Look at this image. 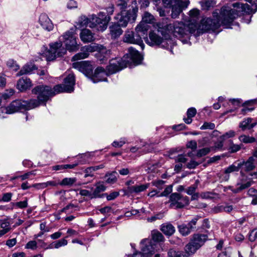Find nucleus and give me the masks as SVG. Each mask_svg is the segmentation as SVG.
Masks as SVG:
<instances>
[{"label": "nucleus", "mask_w": 257, "mask_h": 257, "mask_svg": "<svg viewBox=\"0 0 257 257\" xmlns=\"http://www.w3.org/2000/svg\"><path fill=\"white\" fill-rule=\"evenodd\" d=\"M246 6L240 3H235L230 5L222 7L220 10H215L212 13V17L203 18L199 28L204 31H214L221 25L228 26L241 14Z\"/></svg>", "instance_id": "nucleus-1"}, {"label": "nucleus", "mask_w": 257, "mask_h": 257, "mask_svg": "<svg viewBox=\"0 0 257 257\" xmlns=\"http://www.w3.org/2000/svg\"><path fill=\"white\" fill-rule=\"evenodd\" d=\"M75 76L73 74H69L64 80L63 84L56 85L52 89L51 87L40 85L35 87L32 92L37 96V98L46 105L50 97L60 92L71 93L74 90Z\"/></svg>", "instance_id": "nucleus-2"}, {"label": "nucleus", "mask_w": 257, "mask_h": 257, "mask_svg": "<svg viewBox=\"0 0 257 257\" xmlns=\"http://www.w3.org/2000/svg\"><path fill=\"white\" fill-rule=\"evenodd\" d=\"M82 21L80 22L82 26H87L90 28H96L98 31H103L106 28L110 21L109 16H106L104 12H100L98 16L92 15L91 20L85 16L81 17Z\"/></svg>", "instance_id": "nucleus-3"}, {"label": "nucleus", "mask_w": 257, "mask_h": 257, "mask_svg": "<svg viewBox=\"0 0 257 257\" xmlns=\"http://www.w3.org/2000/svg\"><path fill=\"white\" fill-rule=\"evenodd\" d=\"M208 231H205L204 233H194L185 247L186 252L189 255L195 253L208 239Z\"/></svg>", "instance_id": "nucleus-4"}, {"label": "nucleus", "mask_w": 257, "mask_h": 257, "mask_svg": "<svg viewBox=\"0 0 257 257\" xmlns=\"http://www.w3.org/2000/svg\"><path fill=\"white\" fill-rule=\"evenodd\" d=\"M49 46V50L45 53L47 61L54 60L57 57L63 56L66 53V49L63 46L61 40L50 44Z\"/></svg>", "instance_id": "nucleus-5"}, {"label": "nucleus", "mask_w": 257, "mask_h": 257, "mask_svg": "<svg viewBox=\"0 0 257 257\" xmlns=\"http://www.w3.org/2000/svg\"><path fill=\"white\" fill-rule=\"evenodd\" d=\"M140 31H137V27L135 29V32L127 31L124 36V42L131 44H135L140 45L142 49L144 47V44L142 39H145L147 34L142 30Z\"/></svg>", "instance_id": "nucleus-6"}, {"label": "nucleus", "mask_w": 257, "mask_h": 257, "mask_svg": "<svg viewBox=\"0 0 257 257\" xmlns=\"http://www.w3.org/2000/svg\"><path fill=\"white\" fill-rule=\"evenodd\" d=\"M149 37V38H147L146 42L150 46H159L165 49H170V51L172 53V43L171 40H164L154 32H150Z\"/></svg>", "instance_id": "nucleus-7"}, {"label": "nucleus", "mask_w": 257, "mask_h": 257, "mask_svg": "<svg viewBox=\"0 0 257 257\" xmlns=\"http://www.w3.org/2000/svg\"><path fill=\"white\" fill-rule=\"evenodd\" d=\"M137 16V13L132 12L131 9L127 11H121L115 17V23L122 27H125L128 22H134Z\"/></svg>", "instance_id": "nucleus-8"}, {"label": "nucleus", "mask_w": 257, "mask_h": 257, "mask_svg": "<svg viewBox=\"0 0 257 257\" xmlns=\"http://www.w3.org/2000/svg\"><path fill=\"white\" fill-rule=\"evenodd\" d=\"M62 39L65 44L67 50L69 51H76L79 49V44L76 41V37L75 36L74 31L71 29L66 32L62 36Z\"/></svg>", "instance_id": "nucleus-9"}, {"label": "nucleus", "mask_w": 257, "mask_h": 257, "mask_svg": "<svg viewBox=\"0 0 257 257\" xmlns=\"http://www.w3.org/2000/svg\"><path fill=\"white\" fill-rule=\"evenodd\" d=\"M171 26V33L179 38H182L184 35L192 33L190 32L191 27L189 25L188 26L185 25L182 22L175 21L172 24Z\"/></svg>", "instance_id": "nucleus-10"}, {"label": "nucleus", "mask_w": 257, "mask_h": 257, "mask_svg": "<svg viewBox=\"0 0 257 257\" xmlns=\"http://www.w3.org/2000/svg\"><path fill=\"white\" fill-rule=\"evenodd\" d=\"M127 64L128 61H126L125 57L112 59L109 61V65L107 66V72L108 74L115 73L127 67Z\"/></svg>", "instance_id": "nucleus-11"}, {"label": "nucleus", "mask_w": 257, "mask_h": 257, "mask_svg": "<svg viewBox=\"0 0 257 257\" xmlns=\"http://www.w3.org/2000/svg\"><path fill=\"white\" fill-rule=\"evenodd\" d=\"M141 247L142 252L135 253L132 257H147L154 253L155 247L149 239H143L141 242Z\"/></svg>", "instance_id": "nucleus-12"}, {"label": "nucleus", "mask_w": 257, "mask_h": 257, "mask_svg": "<svg viewBox=\"0 0 257 257\" xmlns=\"http://www.w3.org/2000/svg\"><path fill=\"white\" fill-rule=\"evenodd\" d=\"M170 206L176 208H182L189 204V199L187 196H182L178 193H172L170 196Z\"/></svg>", "instance_id": "nucleus-13"}, {"label": "nucleus", "mask_w": 257, "mask_h": 257, "mask_svg": "<svg viewBox=\"0 0 257 257\" xmlns=\"http://www.w3.org/2000/svg\"><path fill=\"white\" fill-rule=\"evenodd\" d=\"M100 46L92 44L82 47L81 49V52L75 54L72 58V61H74L80 59H83L88 57L89 53L93 52L99 50Z\"/></svg>", "instance_id": "nucleus-14"}, {"label": "nucleus", "mask_w": 257, "mask_h": 257, "mask_svg": "<svg viewBox=\"0 0 257 257\" xmlns=\"http://www.w3.org/2000/svg\"><path fill=\"white\" fill-rule=\"evenodd\" d=\"M123 57H125L126 61H128L127 66L132 63L138 65L141 63L142 60V56L139 51L133 47H130L128 49V53Z\"/></svg>", "instance_id": "nucleus-15"}, {"label": "nucleus", "mask_w": 257, "mask_h": 257, "mask_svg": "<svg viewBox=\"0 0 257 257\" xmlns=\"http://www.w3.org/2000/svg\"><path fill=\"white\" fill-rule=\"evenodd\" d=\"M73 67L83 73L88 77L92 74L93 67L88 61H82L74 62L72 64Z\"/></svg>", "instance_id": "nucleus-16"}, {"label": "nucleus", "mask_w": 257, "mask_h": 257, "mask_svg": "<svg viewBox=\"0 0 257 257\" xmlns=\"http://www.w3.org/2000/svg\"><path fill=\"white\" fill-rule=\"evenodd\" d=\"M198 219L197 217H195L187 224H182L178 225V228L180 234L184 236L189 235L196 229Z\"/></svg>", "instance_id": "nucleus-17"}, {"label": "nucleus", "mask_w": 257, "mask_h": 257, "mask_svg": "<svg viewBox=\"0 0 257 257\" xmlns=\"http://www.w3.org/2000/svg\"><path fill=\"white\" fill-rule=\"evenodd\" d=\"M154 20V16L148 12H145L143 16L142 20L140 23L137 26V30L140 31L142 30L146 34L149 29V24H151Z\"/></svg>", "instance_id": "nucleus-18"}, {"label": "nucleus", "mask_w": 257, "mask_h": 257, "mask_svg": "<svg viewBox=\"0 0 257 257\" xmlns=\"http://www.w3.org/2000/svg\"><path fill=\"white\" fill-rule=\"evenodd\" d=\"M189 25L191 27L190 31L194 33L198 28V21L199 18L200 11L197 9H193L189 12Z\"/></svg>", "instance_id": "nucleus-19"}, {"label": "nucleus", "mask_w": 257, "mask_h": 257, "mask_svg": "<svg viewBox=\"0 0 257 257\" xmlns=\"http://www.w3.org/2000/svg\"><path fill=\"white\" fill-rule=\"evenodd\" d=\"M108 74L104 69L102 67H97L94 73L89 76V78L92 81L93 83H97L99 81H107L106 76Z\"/></svg>", "instance_id": "nucleus-20"}, {"label": "nucleus", "mask_w": 257, "mask_h": 257, "mask_svg": "<svg viewBox=\"0 0 257 257\" xmlns=\"http://www.w3.org/2000/svg\"><path fill=\"white\" fill-rule=\"evenodd\" d=\"M117 5L122 10L131 9L132 12L138 13V7L136 0H119Z\"/></svg>", "instance_id": "nucleus-21"}, {"label": "nucleus", "mask_w": 257, "mask_h": 257, "mask_svg": "<svg viewBox=\"0 0 257 257\" xmlns=\"http://www.w3.org/2000/svg\"><path fill=\"white\" fill-rule=\"evenodd\" d=\"M23 100H16L13 101L6 108L7 113L12 114L22 109H24Z\"/></svg>", "instance_id": "nucleus-22"}, {"label": "nucleus", "mask_w": 257, "mask_h": 257, "mask_svg": "<svg viewBox=\"0 0 257 257\" xmlns=\"http://www.w3.org/2000/svg\"><path fill=\"white\" fill-rule=\"evenodd\" d=\"M169 21L168 18H163L161 22L157 24L158 31L162 35L171 33L172 24H169Z\"/></svg>", "instance_id": "nucleus-23"}, {"label": "nucleus", "mask_w": 257, "mask_h": 257, "mask_svg": "<svg viewBox=\"0 0 257 257\" xmlns=\"http://www.w3.org/2000/svg\"><path fill=\"white\" fill-rule=\"evenodd\" d=\"M39 23L44 29L48 31H51L53 29L54 26L52 21L45 14H42L40 15Z\"/></svg>", "instance_id": "nucleus-24"}, {"label": "nucleus", "mask_w": 257, "mask_h": 257, "mask_svg": "<svg viewBox=\"0 0 257 257\" xmlns=\"http://www.w3.org/2000/svg\"><path fill=\"white\" fill-rule=\"evenodd\" d=\"M150 186L149 183L128 186L126 190V194L139 193L147 189Z\"/></svg>", "instance_id": "nucleus-25"}, {"label": "nucleus", "mask_w": 257, "mask_h": 257, "mask_svg": "<svg viewBox=\"0 0 257 257\" xmlns=\"http://www.w3.org/2000/svg\"><path fill=\"white\" fill-rule=\"evenodd\" d=\"M32 82L29 78L22 77L17 83V88L21 91H25L32 86Z\"/></svg>", "instance_id": "nucleus-26"}, {"label": "nucleus", "mask_w": 257, "mask_h": 257, "mask_svg": "<svg viewBox=\"0 0 257 257\" xmlns=\"http://www.w3.org/2000/svg\"><path fill=\"white\" fill-rule=\"evenodd\" d=\"M80 38L84 43L91 42L94 40V34L88 29H83L80 34Z\"/></svg>", "instance_id": "nucleus-27"}, {"label": "nucleus", "mask_w": 257, "mask_h": 257, "mask_svg": "<svg viewBox=\"0 0 257 257\" xmlns=\"http://www.w3.org/2000/svg\"><path fill=\"white\" fill-rule=\"evenodd\" d=\"M99 52L97 54L98 60L101 63H104L110 57V51L100 46Z\"/></svg>", "instance_id": "nucleus-28"}, {"label": "nucleus", "mask_w": 257, "mask_h": 257, "mask_svg": "<svg viewBox=\"0 0 257 257\" xmlns=\"http://www.w3.org/2000/svg\"><path fill=\"white\" fill-rule=\"evenodd\" d=\"M121 27L115 23L109 27L110 35L112 39H116L122 34L123 31Z\"/></svg>", "instance_id": "nucleus-29"}, {"label": "nucleus", "mask_w": 257, "mask_h": 257, "mask_svg": "<svg viewBox=\"0 0 257 257\" xmlns=\"http://www.w3.org/2000/svg\"><path fill=\"white\" fill-rule=\"evenodd\" d=\"M170 4L172 7L171 18L174 19L178 18L179 16L182 12L183 10L186 8H184V6L182 5L176 4Z\"/></svg>", "instance_id": "nucleus-30"}, {"label": "nucleus", "mask_w": 257, "mask_h": 257, "mask_svg": "<svg viewBox=\"0 0 257 257\" xmlns=\"http://www.w3.org/2000/svg\"><path fill=\"white\" fill-rule=\"evenodd\" d=\"M43 103L40 101L38 98L37 99H33L30 101L23 100V104L24 109H31L39 106L40 104Z\"/></svg>", "instance_id": "nucleus-31"}, {"label": "nucleus", "mask_w": 257, "mask_h": 257, "mask_svg": "<svg viewBox=\"0 0 257 257\" xmlns=\"http://www.w3.org/2000/svg\"><path fill=\"white\" fill-rule=\"evenodd\" d=\"M161 230L166 235L171 236L175 232V228L172 224L167 222L162 224Z\"/></svg>", "instance_id": "nucleus-32"}, {"label": "nucleus", "mask_w": 257, "mask_h": 257, "mask_svg": "<svg viewBox=\"0 0 257 257\" xmlns=\"http://www.w3.org/2000/svg\"><path fill=\"white\" fill-rule=\"evenodd\" d=\"M252 119L248 117L245 118L243 121L240 122L239 127L242 130L244 131L246 128L250 130L255 126L256 123H251Z\"/></svg>", "instance_id": "nucleus-33"}, {"label": "nucleus", "mask_w": 257, "mask_h": 257, "mask_svg": "<svg viewBox=\"0 0 257 257\" xmlns=\"http://www.w3.org/2000/svg\"><path fill=\"white\" fill-rule=\"evenodd\" d=\"M35 66L34 64H27L24 65L21 70L17 73V76L25 75L31 73L33 70L35 69Z\"/></svg>", "instance_id": "nucleus-34"}, {"label": "nucleus", "mask_w": 257, "mask_h": 257, "mask_svg": "<svg viewBox=\"0 0 257 257\" xmlns=\"http://www.w3.org/2000/svg\"><path fill=\"white\" fill-rule=\"evenodd\" d=\"M254 159L253 157H250L246 162H243L242 166L244 165V170L245 171H250L252 170L255 168Z\"/></svg>", "instance_id": "nucleus-35"}, {"label": "nucleus", "mask_w": 257, "mask_h": 257, "mask_svg": "<svg viewBox=\"0 0 257 257\" xmlns=\"http://www.w3.org/2000/svg\"><path fill=\"white\" fill-rule=\"evenodd\" d=\"M95 189H94L93 194L94 198L100 197V193L103 192L105 190L106 187L102 182H98L95 185Z\"/></svg>", "instance_id": "nucleus-36"}, {"label": "nucleus", "mask_w": 257, "mask_h": 257, "mask_svg": "<svg viewBox=\"0 0 257 257\" xmlns=\"http://www.w3.org/2000/svg\"><path fill=\"white\" fill-rule=\"evenodd\" d=\"M199 3L203 10H208L215 5V2L213 0H202Z\"/></svg>", "instance_id": "nucleus-37"}, {"label": "nucleus", "mask_w": 257, "mask_h": 257, "mask_svg": "<svg viewBox=\"0 0 257 257\" xmlns=\"http://www.w3.org/2000/svg\"><path fill=\"white\" fill-rule=\"evenodd\" d=\"M67 243V240L65 238H63L58 241L53 242L47 248H59L61 246L66 245Z\"/></svg>", "instance_id": "nucleus-38"}, {"label": "nucleus", "mask_w": 257, "mask_h": 257, "mask_svg": "<svg viewBox=\"0 0 257 257\" xmlns=\"http://www.w3.org/2000/svg\"><path fill=\"white\" fill-rule=\"evenodd\" d=\"M116 174L117 172L116 171L106 173L105 176L106 182L109 184H113L115 183L117 180V178L115 176V174Z\"/></svg>", "instance_id": "nucleus-39"}, {"label": "nucleus", "mask_w": 257, "mask_h": 257, "mask_svg": "<svg viewBox=\"0 0 257 257\" xmlns=\"http://www.w3.org/2000/svg\"><path fill=\"white\" fill-rule=\"evenodd\" d=\"M249 2L251 4L250 6L248 4H243L240 3L242 5L246 6V7H245V10L241 11V13L242 12H245V13H254L256 12V11H257V0H256V2L254 3L253 4H252L251 3V2Z\"/></svg>", "instance_id": "nucleus-40"}, {"label": "nucleus", "mask_w": 257, "mask_h": 257, "mask_svg": "<svg viewBox=\"0 0 257 257\" xmlns=\"http://www.w3.org/2000/svg\"><path fill=\"white\" fill-rule=\"evenodd\" d=\"M253 183H254V182L253 181L250 180V181H247L246 183H245L244 184H240L239 183H237V186L239 185V187L236 189H235V190H232V192L234 193H237L239 192L240 191H241L242 190L246 189L247 188H248Z\"/></svg>", "instance_id": "nucleus-41"}, {"label": "nucleus", "mask_w": 257, "mask_h": 257, "mask_svg": "<svg viewBox=\"0 0 257 257\" xmlns=\"http://www.w3.org/2000/svg\"><path fill=\"white\" fill-rule=\"evenodd\" d=\"M0 226L2 229L9 232L12 229L11 224L8 219L0 220Z\"/></svg>", "instance_id": "nucleus-42"}, {"label": "nucleus", "mask_w": 257, "mask_h": 257, "mask_svg": "<svg viewBox=\"0 0 257 257\" xmlns=\"http://www.w3.org/2000/svg\"><path fill=\"white\" fill-rule=\"evenodd\" d=\"M76 182V179L75 178H65L60 182V185L71 186Z\"/></svg>", "instance_id": "nucleus-43"}, {"label": "nucleus", "mask_w": 257, "mask_h": 257, "mask_svg": "<svg viewBox=\"0 0 257 257\" xmlns=\"http://www.w3.org/2000/svg\"><path fill=\"white\" fill-rule=\"evenodd\" d=\"M241 166V163H239L237 166L234 165H231L225 170L224 173L226 174H228L233 172H237L239 171Z\"/></svg>", "instance_id": "nucleus-44"}, {"label": "nucleus", "mask_w": 257, "mask_h": 257, "mask_svg": "<svg viewBox=\"0 0 257 257\" xmlns=\"http://www.w3.org/2000/svg\"><path fill=\"white\" fill-rule=\"evenodd\" d=\"M239 140L240 142L244 143H251L254 142L255 139L253 137H249L246 135H241L239 137Z\"/></svg>", "instance_id": "nucleus-45"}, {"label": "nucleus", "mask_w": 257, "mask_h": 257, "mask_svg": "<svg viewBox=\"0 0 257 257\" xmlns=\"http://www.w3.org/2000/svg\"><path fill=\"white\" fill-rule=\"evenodd\" d=\"M233 209L232 205H227L225 206H220L214 208V211L216 213H218L221 211H225L226 212H230Z\"/></svg>", "instance_id": "nucleus-46"}, {"label": "nucleus", "mask_w": 257, "mask_h": 257, "mask_svg": "<svg viewBox=\"0 0 257 257\" xmlns=\"http://www.w3.org/2000/svg\"><path fill=\"white\" fill-rule=\"evenodd\" d=\"M7 65L9 68L14 71H17L20 68L16 61L13 59H9L7 62Z\"/></svg>", "instance_id": "nucleus-47"}, {"label": "nucleus", "mask_w": 257, "mask_h": 257, "mask_svg": "<svg viewBox=\"0 0 257 257\" xmlns=\"http://www.w3.org/2000/svg\"><path fill=\"white\" fill-rule=\"evenodd\" d=\"M152 238L155 241L163 242L164 240V237L160 232H154L152 234Z\"/></svg>", "instance_id": "nucleus-48"}, {"label": "nucleus", "mask_w": 257, "mask_h": 257, "mask_svg": "<svg viewBox=\"0 0 257 257\" xmlns=\"http://www.w3.org/2000/svg\"><path fill=\"white\" fill-rule=\"evenodd\" d=\"M158 167V164H148L146 167V171L148 173L155 172Z\"/></svg>", "instance_id": "nucleus-49"}, {"label": "nucleus", "mask_w": 257, "mask_h": 257, "mask_svg": "<svg viewBox=\"0 0 257 257\" xmlns=\"http://www.w3.org/2000/svg\"><path fill=\"white\" fill-rule=\"evenodd\" d=\"M126 141V140L125 138H121L119 141H114L112 143V145L113 147L115 148H120L124 144H125Z\"/></svg>", "instance_id": "nucleus-50"}, {"label": "nucleus", "mask_w": 257, "mask_h": 257, "mask_svg": "<svg viewBox=\"0 0 257 257\" xmlns=\"http://www.w3.org/2000/svg\"><path fill=\"white\" fill-rule=\"evenodd\" d=\"M190 2L189 0L183 1L182 0H170L169 4H176L184 6V8H187L189 5Z\"/></svg>", "instance_id": "nucleus-51"}, {"label": "nucleus", "mask_w": 257, "mask_h": 257, "mask_svg": "<svg viewBox=\"0 0 257 257\" xmlns=\"http://www.w3.org/2000/svg\"><path fill=\"white\" fill-rule=\"evenodd\" d=\"M168 257H183L182 253L179 251L170 249L168 253Z\"/></svg>", "instance_id": "nucleus-52"}, {"label": "nucleus", "mask_w": 257, "mask_h": 257, "mask_svg": "<svg viewBox=\"0 0 257 257\" xmlns=\"http://www.w3.org/2000/svg\"><path fill=\"white\" fill-rule=\"evenodd\" d=\"M210 152V149L208 148H204L199 150L197 153L198 157H201L208 154Z\"/></svg>", "instance_id": "nucleus-53"}, {"label": "nucleus", "mask_w": 257, "mask_h": 257, "mask_svg": "<svg viewBox=\"0 0 257 257\" xmlns=\"http://www.w3.org/2000/svg\"><path fill=\"white\" fill-rule=\"evenodd\" d=\"M14 94V90L13 89H10L9 90H7L6 92L3 93L1 96V100L2 99L6 100L11 96H12Z\"/></svg>", "instance_id": "nucleus-54"}, {"label": "nucleus", "mask_w": 257, "mask_h": 257, "mask_svg": "<svg viewBox=\"0 0 257 257\" xmlns=\"http://www.w3.org/2000/svg\"><path fill=\"white\" fill-rule=\"evenodd\" d=\"M176 162L182 163H185L187 161V158L184 155L181 154L178 155L176 157L174 158Z\"/></svg>", "instance_id": "nucleus-55"}, {"label": "nucleus", "mask_w": 257, "mask_h": 257, "mask_svg": "<svg viewBox=\"0 0 257 257\" xmlns=\"http://www.w3.org/2000/svg\"><path fill=\"white\" fill-rule=\"evenodd\" d=\"M215 194L210 192H203L200 194V197L202 199H213L214 198Z\"/></svg>", "instance_id": "nucleus-56"}, {"label": "nucleus", "mask_w": 257, "mask_h": 257, "mask_svg": "<svg viewBox=\"0 0 257 257\" xmlns=\"http://www.w3.org/2000/svg\"><path fill=\"white\" fill-rule=\"evenodd\" d=\"M235 136V132L232 130H230L228 132L225 133L224 134L220 136V137L225 140L228 138H232Z\"/></svg>", "instance_id": "nucleus-57"}, {"label": "nucleus", "mask_w": 257, "mask_h": 257, "mask_svg": "<svg viewBox=\"0 0 257 257\" xmlns=\"http://www.w3.org/2000/svg\"><path fill=\"white\" fill-rule=\"evenodd\" d=\"M79 194L81 196H87L91 199L94 198L92 193L87 190L81 189L79 191Z\"/></svg>", "instance_id": "nucleus-58"}, {"label": "nucleus", "mask_w": 257, "mask_h": 257, "mask_svg": "<svg viewBox=\"0 0 257 257\" xmlns=\"http://www.w3.org/2000/svg\"><path fill=\"white\" fill-rule=\"evenodd\" d=\"M215 128V124L211 122H205L200 127V129L206 130L210 129L213 130Z\"/></svg>", "instance_id": "nucleus-59"}, {"label": "nucleus", "mask_w": 257, "mask_h": 257, "mask_svg": "<svg viewBox=\"0 0 257 257\" xmlns=\"http://www.w3.org/2000/svg\"><path fill=\"white\" fill-rule=\"evenodd\" d=\"M164 217V214L162 213H160L157 214L155 215L154 216L148 218V221L149 222H153L157 219H161Z\"/></svg>", "instance_id": "nucleus-60"}, {"label": "nucleus", "mask_w": 257, "mask_h": 257, "mask_svg": "<svg viewBox=\"0 0 257 257\" xmlns=\"http://www.w3.org/2000/svg\"><path fill=\"white\" fill-rule=\"evenodd\" d=\"M199 165V163L197 162L192 160L189 163H188L186 165V167L187 168L189 169H195L197 166Z\"/></svg>", "instance_id": "nucleus-61"}, {"label": "nucleus", "mask_w": 257, "mask_h": 257, "mask_svg": "<svg viewBox=\"0 0 257 257\" xmlns=\"http://www.w3.org/2000/svg\"><path fill=\"white\" fill-rule=\"evenodd\" d=\"M37 242L36 241L32 240L29 241L26 245L27 248L35 249L37 248Z\"/></svg>", "instance_id": "nucleus-62"}, {"label": "nucleus", "mask_w": 257, "mask_h": 257, "mask_svg": "<svg viewBox=\"0 0 257 257\" xmlns=\"http://www.w3.org/2000/svg\"><path fill=\"white\" fill-rule=\"evenodd\" d=\"M241 149L240 146L232 143L229 147V150L231 153H235Z\"/></svg>", "instance_id": "nucleus-63"}, {"label": "nucleus", "mask_w": 257, "mask_h": 257, "mask_svg": "<svg viewBox=\"0 0 257 257\" xmlns=\"http://www.w3.org/2000/svg\"><path fill=\"white\" fill-rule=\"evenodd\" d=\"M257 238V229L252 230L249 235V240L254 241Z\"/></svg>", "instance_id": "nucleus-64"}]
</instances>
